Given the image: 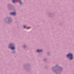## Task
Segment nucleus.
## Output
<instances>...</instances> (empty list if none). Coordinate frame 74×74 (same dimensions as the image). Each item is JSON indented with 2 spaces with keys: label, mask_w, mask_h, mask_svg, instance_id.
Listing matches in <instances>:
<instances>
[{
  "label": "nucleus",
  "mask_w": 74,
  "mask_h": 74,
  "mask_svg": "<svg viewBox=\"0 0 74 74\" xmlns=\"http://www.w3.org/2000/svg\"><path fill=\"white\" fill-rule=\"evenodd\" d=\"M23 27H24V28H25V27H26V26H24Z\"/></svg>",
  "instance_id": "nucleus-7"
},
{
  "label": "nucleus",
  "mask_w": 74,
  "mask_h": 74,
  "mask_svg": "<svg viewBox=\"0 0 74 74\" xmlns=\"http://www.w3.org/2000/svg\"><path fill=\"white\" fill-rule=\"evenodd\" d=\"M15 0H12V2L13 3H15Z\"/></svg>",
  "instance_id": "nucleus-6"
},
{
  "label": "nucleus",
  "mask_w": 74,
  "mask_h": 74,
  "mask_svg": "<svg viewBox=\"0 0 74 74\" xmlns=\"http://www.w3.org/2000/svg\"><path fill=\"white\" fill-rule=\"evenodd\" d=\"M67 56L68 58H69L70 60H71L73 59V55L71 54H69L67 55Z\"/></svg>",
  "instance_id": "nucleus-1"
},
{
  "label": "nucleus",
  "mask_w": 74,
  "mask_h": 74,
  "mask_svg": "<svg viewBox=\"0 0 74 74\" xmlns=\"http://www.w3.org/2000/svg\"><path fill=\"white\" fill-rule=\"evenodd\" d=\"M10 15H16V13L15 12H10Z\"/></svg>",
  "instance_id": "nucleus-3"
},
{
  "label": "nucleus",
  "mask_w": 74,
  "mask_h": 74,
  "mask_svg": "<svg viewBox=\"0 0 74 74\" xmlns=\"http://www.w3.org/2000/svg\"><path fill=\"white\" fill-rule=\"evenodd\" d=\"M18 0L19 1L20 4H22V2H21V1L20 0Z\"/></svg>",
  "instance_id": "nucleus-5"
},
{
  "label": "nucleus",
  "mask_w": 74,
  "mask_h": 74,
  "mask_svg": "<svg viewBox=\"0 0 74 74\" xmlns=\"http://www.w3.org/2000/svg\"><path fill=\"white\" fill-rule=\"evenodd\" d=\"M9 47L12 50L14 49H15V47H14V45L12 44H11L10 45Z\"/></svg>",
  "instance_id": "nucleus-2"
},
{
  "label": "nucleus",
  "mask_w": 74,
  "mask_h": 74,
  "mask_svg": "<svg viewBox=\"0 0 74 74\" xmlns=\"http://www.w3.org/2000/svg\"><path fill=\"white\" fill-rule=\"evenodd\" d=\"M42 50H37V52H42Z\"/></svg>",
  "instance_id": "nucleus-4"
}]
</instances>
